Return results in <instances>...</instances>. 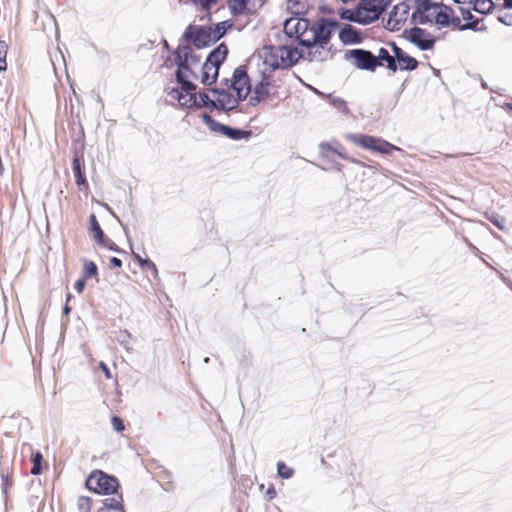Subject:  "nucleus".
Listing matches in <instances>:
<instances>
[{"label":"nucleus","instance_id":"10","mask_svg":"<svg viewBox=\"0 0 512 512\" xmlns=\"http://www.w3.org/2000/svg\"><path fill=\"white\" fill-rule=\"evenodd\" d=\"M86 487L95 493L110 495L117 492L119 482L114 476L95 470L87 478Z\"/></svg>","mask_w":512,"mask_h":512},{"label":"nucleus","instance_id":"25","mask_svg":"<svg viewBox=\"0 0 512 512\" xmlns=\"http://www.w3.org/2000/svg\"><path fill=\"white\" fill-rule=\"evenodd\" d=\"M215 132H219L222 135L232 139V140H241L247 139L252 135L251 130H214Z\"/></svg>","mask_w":512,"mask_h":512},{"label":"nucleus","instance_id":"8","mask_svg":"<svg viewBox=\"0 0 512 512\" xmlns=\"http://www.w3.org/2000/svg\"><path fill=\"white\" fill-rule=\"evenodd\" d=\"M384 11V0H360L352 13L351 20L369 24L377 20Z\"/></svg>","mask_w":512,"mask_h":512},{"label":"nucleus","instance_id":"56","mask_svg":"<svg viewBox=\"0 0 512 512\" xmlns=\"http://www.w3.org/2000/svg\"><path fill=\"white\" fill-rule=\"evenodd\" d=\"M498 20H499L500 22L504 23L505 25H510V24H511L510 22H508L507 20H505V18H504V17H501V16L498 18Z\"/></svg>","mask_w":512,"mask_h":512},{"label":"nucleus","instance_id":"26","mask_svg":"<svg viewBox=\"0 0 512 512\" xmlns=\"http://www.w3.org/2000/svg\"><path fill=\"white\" fill-rule=\"evenodd\" d=\"M91 231L93 232V237L97 243H103L104 242V232L100 227V224L94 214H91L89 217Z\"/></svg>","mask_w":512,"mask_h":512},{"label":"nucleus","instance_id":"38","mask_svg":"<svg viewBox=\"0 0 512 512\" xmlns=\"http://www.w3.org/2000/svg\"><path fill=\"white\" fill-rule=\"evenodd\" d=\"M8 46L5 41H0V71L6 70V55Z\"/></svg>","mask_w":512,"mask_h":512},{"label":"nucleus","instance_id":"12","mask_svg":"<svg viewBox=\"0 0 512 512\" xmlns=\"http://www.w3.org/2000/svg\"><path fill=\"white\" fill-rule=\"evenodd\" d=\"M228 86L235 93L236 98L243 100L252 91L249 77L244 67L235 69L231 79H228Z\"/></svg>","mask_w":512,"mask_h":512},{"label":"nucleus","instance_id":"30","mask_svg":"<svg viewBox=\"0 0 512 512\" xmlns=\"http://www.w3.org/2000/svg\"><path fill=\"white\" fill-rule=\"evenodd\" d=\"M487 219L500 230L506 229V219L496 213L486 214Z\"/></svg>","mask_w":512,"mask_h":512},{"label":"nucleus","instance_id":"53","mask_svg":"<svg viewBox=\"0 0 512 512\" xmlns=\"http://www.w3.org/2000/svg\"><path fill=\"white\" fill-rule=\"evenodd\" d=\"M474 0H454L455 3H458V4H469V5H472Z\"/></svg>","mask_w":512,"mask_h":512},{"label":"nucleus","instance_id":"54","mask_svg":"<svg viewBox=\"0 0 512 512\" xmlns=\"http://www.w3.org/2000/svg\"><path fill=\"white\" fill-rule=\"evenodd\" d=\"M504 7L512 9V0H504Z\"/></svg>","mask_w":512,"mask_h":512},{"label":"nucleus","instance_id":"50","mask_svg":"<svg viewBox=\"0 0 512 512\" xmlns=\"http://www.w3.org/2000/svg\"><path fill=\"white\" fill-rule=\"evenodd\" d=\"M117 220L120 223V225L122 226L123 231H124L127 239L129 240V229H128V226L126 224H124L122 221H120L119 218H117Z\"/></svg>","mask_w":512,"mask_h":512},{"label":"nucleus","instance_id":"47","mask_svg":"<svg viewBox=\"0 0 512 512\" xmlns=\"http://www.w3.org/2000/svg\"><path fill=\"white\" fill-rule=\"evenodd\" d=\"M74 288L79 294L82 293L85 288V278L78 279L74 284Z\"/></svg>","mask_w":512,"mask_h":512},{"label":"nucleus","instance_id":"59","mask_svg":"<svg viewBox=\"0 0 512 512\" xmlns=\"http://www.w3.org/2000/svg\"><path fill=\"white\" fill-rule=\"evenodd\" d=\"M465 242L472 247V244L468 242V239L465 238Z\"/></svg>","mask_w":512,"mask_h":512},{"label":"nucleus","instance_id":"34","mask_svg":"<svg viewBox=\"0 0 512 512\" xmlns=\"http://www.w3.org/2000/svg\"><path fill=\"white\" fill-rule=\"evenodd\" d=\"M228 27H230V25H228L227 22L218 23L214 29L211 28L212 38L215 41L219 40L224 36Z\"/></svg>","mask_w":512,"mask_h":512},{"label":"nucleus","instance_id":"23","mask_svg":"<svg viewBox=\"0 0 512 512\" xmlns=\"http://www.w3.org/2000/svg\"><path fill=\"white\" fill-rule=\"evenodd\" d=\"M268 78L269 77L263 76V79L255 86V88L253 90L254 97H251V100L260 101L268 95V93H269Z\"/></svg>","mask_w":512,"mask_h":512},{"label":"nucleus","instance_id":"17","mask_svg":"<svg viewBox=\"0 0 512 512\" xmlns=\"http://www.w3.org/2000/svg\"><path fill=\"white\" fill-rule=\"evenodd\" d=\"M410 39L421 50L432 49L435 43V39L421 28H413L411 30Z\"/></svg>","mask_w":512,"mask_h":512},{"label":"nucleus","instance_id":"58","mask_svg":"<svg viewBox=\"0 0 512 512\" xmlns=\"http://www.w3.org/2000/svg\"><path fill=\"white\" fill-rule=\"evenodd\" d=\"M216 128L224 129V128H229V127H228V126H226V125H221V124H219V125H217V127H216Z\"/></svg>","mask_w":512,"mask_h":512},{"label":"nucleus","instance_id":"45","mask_svg":"<svg viewBox=\"0 0 512 512\" xmlns=\"http://www.w3.org/2000/svg\"><path fill=\"white\" fill-rule=\"evenodd\" d=\"M460 13L462 15V18L469 22H475L477 19L474 18V15L471 13L470 9H464L460 8Z\"/></svg>","mask_w":512,"mask_h":512},{"label":"nucleus","instance_id":"32","mask_svg":"<svg viewBox=\"0 0 512 512\" xmlns=\"http://www.w3.org/2000/svg\"><path fill=\"white\" fill-rule=\"evenodd\" d=\"M277 474L283 479H290L294 475V470L288 467L284 462L277 463Z\"/></svg>","mask_w":512,"mask_h":512},{"label":"nucleus","instance_id":"49","mask_svg":"<svg viewBox=\"0 0 512 512\" xmlns=\"http://www.w3.org/2000/svg\"><path fill=\"white\" fill-rule=\"evenodd\" d=\"M133 258L139 263L140 266L144 265V261H147V259L142 258L139 254L132 251Z\"/></svg>","mask_w":512,"mask_h":512},{"label":"nucleus","instance_id":"37","mask_svg":"<svg viewBox=\"0 0 512 512\" xmlns=\"http://www.w3.org/2000/svg\"><path fill=\"white\" fill-rule=\"evenodd\" d=\"M77 506L80 512H90L91 499L86 496H80L77 501Z\"/></svg>","mask_w":512,"mask_h":512},{"label":"nucleus","instance_id":"24","mask_svg":"<svg viewBox=\"0 0 512 512\" xmlns=\"http://www.w3.org/2000/svg\"><path fill=\"white\" fill-rule=\"evenodd\" d=\"M72 170L76 178V184L78 186L86 184L85 174L81 168V159L78 155H75L72 161Z\"/></svg>","mask_w":512,"mask_h":512},{"label":"nucleus","instance_id":"3","mask_svg":"<svg viewBox=\"0 0 512 512\" xmlns=\"http://www.w3.org/2000/svg\"><path fill=\"white\" fill-rule=\"evenodd\" d=\"M429 24H435L439 28L451 27L462 31H485L487 29L484 23H482V20H476L475 22H469L461 25V20L455 15L454 11L450 7L440 4H438V9H436Z\"/></svg>","mask_w":512,"mask_h":512},{"label":"nucleus","instance_id":"22","mask_svg":"<svg viewBox=\"0 0 512 512\" xmlns=\"http://www.w3.org/2000/svg\"><path fill=\"white\" fill-rule=\"evenodd\" d=\"M319 149L323 156L328 157L329 153H335L343 159H348V157L345 155V149L338 142L320 143Z\"/></svg>","mask_w":512,"mask_h":512},{"label":"nucleus","instance_id":"55","mask_svg":"<svg viewBox=\"0 0 512 512\" xmlns=\"http://www.w3.org/2000/svg\"><path fill=\"white\" fill-rule=\"evenodd\" d=\"M71 309L70 307L68 306V304L66 303V305L64 306L63 308V314L64 315H68L70 313Z\"/></svg>","mask_w":512,"mask_h":512},{"label":"nucleus","instance_id":"27","mask_svg":"<svg viewBox=\"0 0 512 512\" xmlns=\"http://www.w3.org/2000/svg\"><path fill=\"white\" fill-rule=\"evenodd\" d=\"M472 6L474 11L480 14H487L493 9L494 3L492 0H474Z\"/></svg>","mask_w":512,"mask_h":512},{"label":"nucleus","instance_id":"7","mask_svg":"<svg viewBox=\"0 0 512 512\" xmlns=\"http://www.w3.org/2000/svg\"><path fill=\"white\" fill-rule=\"evenodd\" d=\"M178 83L181 85V89H172L170 92L172 99H176L181 106L188 108L206 106V98L203 97L206 91L197 93L193 79L178 81Z\"/></svg>","mask_w":512,"mask_h":512},{"label":"nucleus","instance_id":"43","mask_svg":"<svg viewBox=\"0 0 512 512\" xmlns=\"http://www.w3.org/2000/svg\"><path fill=\"white\" fill-rule=\"evenodd\" d=\"M142 269L148 270L152 273L154 277H157L158 270L154 262H152L150 259H147V261H144V265L141 266Z\"/></svg>","mask_w":512,"mask_h":512},{"label":"nucleus","instance_id":"52","mask_svg":"<svg viewBox=\"0 0 512 512\" xmlns=\"http://www.w3.org/2000/svg\"><path fill=\"white\" fill-rule=\"evenodd\" d=\"M101 368H102V370L104 371L105 376H106L108 379H109V378H111L110 370H109V368H108L104 363H101Z\"/></svg>","mask_w":512,"mask_h":512},{"label":"nucleus","instance_id":"5","mask_svg":"<svg viewBox=\"0 0 512 512\" xmlns=\"http://www.w3.org/2000/svg\"><path fill=\"white\" fill-rule=\"evenodd\" d=\"M337 27L338 23L336 21L321 18L308 26V29L300 38L299 43L308 48L319 40L326 41L327 39H331Z\"/></svg>","mask_w":512,"mask_h":512},{"label":"nucleus","instance_id":"35","mask_svg":"<svg viewBox=\"0 0 512 512\" xmlns=\"http://www.w3.org/2000/svg\"><path fill=\"white\" fill-rule=\"evenodd\" d=\"M328 99L329 103L338 111L345 112L347 110L346 102L342 98L329 95Z\"/></svg>","mask_w":512,"mask_h":512},{"label":"nucleus","instance_id":"44","mask_svg":"<svg viewBox=\"0 0 512 512\" xmlns=\"http://www.w3.org/2000/svg\"><path fill=\"white\" fill-rule=\"evenodd\" d=\"M111 423H112V426L113 428L117 431V432H121L124 430L125 426H124V423H123V420L117 416H113L112 419H111Z\"/></svg>","mask_w":512,"mask_h":512},{"label":"nucleus","instance_id":"42","mask_svg":"<svg viewBox=\"0 0 512 512\" xmlns=\"http://www.w3.org/2000/svg\"><path fill=\"white\" fill-rule=\"evenodd\" d=\"M142 269L148 270L152 273L154 277H157L158 270L154 262H152L150 259H147V261H144V265L141 266Z\"/></svg>","mask_w":512,"mask_h":512},{"label":"nucleus","instance_id":"16","mask_svg":"<svg viewBox=\"0 0 512 512\" xmlns=\"http://www.w3.org/2000/svg\"><path fill=\"white\" fill-rule=\"evenodd\" d=\"M330 39L326 41L319 40L311 47H308V57L310 61H326L331 58V49L329 47Z\"/></svg>","mask_w":512,"mask_h":512},{"label":"nucleus","instance_id":"20","mask_svg":"<svg viewBox=\"0 0 512 512\" xmlns=\"http://www.w3.org/2000/svg\"><path fill=\"white\" fill-rule=\"evenodd\" d=\"M377 66H383L386 64V67L395 72L397 70V65L395 63L394 54L391 55L389 51L385 48H380L377 55H374Z\"/></svg>","mask_w":512,"mask_h":512},{"label":"nucleus","instance_id":"36","mask_svg":"<svg viewBox=\"0 0 512 512\" xmlns=\"http://www.w3.org/2000/svg\"><path fill=\"white\" fill-rule=\"evenodd\" d=\"M297 34H295L294 38H296L298 41L304 34V32L308 29V26L310 25L309 20L305 18H300V20H297Z\"/></svg>","mask_w":512,"mask_h":512},{"label":"nucleus","instance_id":"48","mask_svg":"<svg viewBox=\"0 0 512 512\" xmlns=\"http://www.w3.org/2000/svg\"><path fill=\"white\" fill-rule=\"evenodd\" d=\"M110 265H111V267L119 268L122 266V261H121V259H119L117 257H112L110 259Z\"/></svg>","mask_w":512,"mask_h":512},{"label":"nucleus","instance_id":"40","mask_svg":"<svg viewBox=\"0 0 512 512\" xmlns=\"http://www.w3.org/2000/svg\"><path fill=\"white\" fill-rule=\"evenodd\" d=\"M0 474L2 479V491L6 494L8 487L12 484V480L9 478L8 469L2 468Z\"/></svg>","mask_w":512,"mask_h":512},{"label":"nucleus","instance_id":"2","mask_svg":"<svg viewBox=\"0 0 512 512\" xmlns=\"http://www.w3.org/2000/svg\"><path fill=\"white\" fill-rule=\"evenodd\" d=\"M175 62L178 66L176 72L177 81H187V79H198V70L202 66L201 56L194 53L193 48L188 45H182L174 52Z\"/></svg>","mask_w":512,"mask_h":512},{"label":"nucleus","instance_id":"21","mask_svg":"<svg viewBox=\"0 0 512 512\" xmlns=\"http://www.w3.org/2000/svg\"><path fill=\"white\" fill-rule=\"evenodd\" d=\"M339 38L344 44H357L361 41L358 31L351 25H345L340 30Z\"/></svg>","mask_w":512,"mask_h":512},{"label":"nucleus","instance_id":"18","mask_svg":"<svg viewBox=\"0 0 512 512\" xmlns=\"http://www.w3.org/2000/svg\"><path fill=\"white\" fill-rule=\"evenodd\" d=\"M392 51L394 53L395 63L397 65V69L400 70H414L416 69L418 62L415 58L409 56L405 53L401 48L397 47L395 44H392Z\"/></svg>","mask_w":512,"mask_h":512},{"label":"nucleus","instance_id":"9","mask_svg":"<svg viewBox=\"0 0 512 512\" xmlns=\"http://www.w3.org/2000/svg\"><path fill=\"white\" fill-rule=\"evenodd\" d=\"M348 138L357 146L374 153L388 155L393 151H400L397 146L383 140L382 138L365 134H349Z\"/></svg>","mask_w":512,"mask_h":512},{"label":"nucleus","instance_id":"62","mask_svg":"<svg viewBox=\"0 0 512 512\" xmlns=\"http://www.w3.org/2000/svg\"><path fill=\"white\" fill-rule=\"evenodd\" d=\"M80 134H82V135L84 134V129L80 130Z\"/></svg>","mask_w":512,"mask_h":512},{"label":"nucleus","instance_id":"31","mask_svg":"<svg viewBox=\"0 0 512 512\" xmlns=\"http://www.w3.org/2000/svg\"><path fill=\"white\" fill-rule=\"evenodd\" d=\"M82 274L85 279L97 276V265L93 261H85Z\"/></svg>","mask_w":512,"mask_h":512},{"label":"nucleus","instance_id":"11","mask_svg":"<svg viewBox=\"0 0 512 512\" xmlns=\"http://www.w3.org/2000/svg\"><path fill=\"white\" fill-rule=\"evenodd\" d=\"M411 12V22L414 25H426L431 22L432 16L438 9L433 0H407Z\"/></svg>","mask_w":512,"mask_h":512},{"label":"nucleus","instance_id":"4","mask_svg":"<svg viewBox=\"0 0 512 512\" xmlns=\"http://www.w3.org/2000/svg\"><path fill=\"white\" fill-rule=\"evenodd\" d=\"M227 54V46L220 44L207 56L205 62L198 70V79L200 78L204 85H211L216 81L219 67L225 60Z\"/></svg>","mask_w":512,"mask_h":512},{"label":"nucleus","instance_id":"60","mask_svg":"<svg viewBox=\"0 0 512 512\" xmlns=\"http://www.w3.org/2000/svg\"><path fill=\"white\" fill-rule=\"evenodd\" d=\"M244 6H245V2H244V1H242V2H241V8H244Z\"/></svg>","mask_w":512,"mask_h":512},{"label":"nucleus","instance_id":"61","mask_svg":"<svg viewBox=\"0 0 512 512\" xmlns=\"http://www.w3.org/2000/svg\"><path fill=\"white\" fill-rule=\"evenodd\" d=\"M204 362H205V363H208V362H209V358H208V357H206V358L204 359Z\"/></svg>","mask_w":512,"mask_h":512},{"label":"nucleus","instance_id":"46","mask_svg":"<svg viewBox=\"0 0 512 512\" xmlns=\"http://www.w3.org/2000/svg\"><path fill=\"white\" fill-rule=\"evenodd\" d=\"M98 244L108 248L109 250L119 251L117 245L111 239L104 238V242Z\"/></svg>","mask_w":512,"mask_h":512},{"label":"nucleus","instance_id":"57","mask_svg":"<svg viewBox=\"0 0 512 512\" xmlns=\"http://www.w3.org/2000/svg\"><path fill=\"white\" fill-rule=\"evenodd\" d=\"M71 298H72V295L70 293H68L67 296H66V303L67 304L71 300Z\"/></svg>","mask_w":512,"mask_h":512},{"label":"nucleus","instance_id":"41","mask_svg":"<svg viewBox=\"0 0 512 512\" xmlns=\"http://www.w3.org/2000/svg\"><path fill=\"white\" fill-rule=\"evenodd\" d=\"M142 269L148 270L152 273L154 277H157L158 270L154 262H152L150 259H147V261H144V265L141 266Z\"/></svg>","mask_w":512,"mask_h":512},{"label":"nucleus","instance_id":"6","mask_svg":"<svg viewBox=\"0 0 512 512\" xmlns=\"http://www.w3.org/2000/svg\"><path fill=\"white\" fill-rule=\"evenodd\" d=\"M228 83V79H224L221 88L207 89L206 94L203 95L206 98V106L212 105L223 110H231L237 106L240 99L236 98Z\"/></svg>","mask_w":512,"mask_h":512},{"label":"nucleus","instance_id":"51","mask_svg":"<svg viewBox=\"0 0 512 512\" xmlns=\"http://www.w3.org/2000/svg\"><path fill=\"white\" fill-rule=\"evenodd\" d=\"M267 495L269 496L270 499H273L276 496V490L273 486L268 488Z\"/></svg>","mask_w":512,"mask_h":512},{"label":"nucleus","instance_id":"29","mask_svg":"<svg viewBox=\"0 0 512 512\" xmlns=\"http://www.w3.org/2000/svg\"><path fill=\"white\" fill-rule=\"evenodd\" d=\"M32 468H31V474L32 475H39L42 472V460L43 456L40 452H36L32 454Z\"/></svg>","mask_w":512,"mask_h":512},{"label":"nucleus","instance_id":"1","mask_svg":"<svg viewBox=\"0 0 512 512\" xmlns=\"http://www.w3.org/2000/svg\"><path fill=\"white\" fill-rule=\"evenodd\" d=\"M301 57L302 53L295 47L288 45L264 46L258 51L253 61H256L262 76L270 77L271 73L277 69L293 66Z\"/></svg>","mask_w":512,"mask_h":512},{"label":"nucleus","instance_id":"14","mask_svg":"<svg viewBox=\"0 0 512 512\" xmlns=\"http://www.w3.org/2000/svg\"><path fill=\"white\" fill-rule=\"evenodd\" d=\"M187 41L192 42L197 48L205 47L215 40L212 38L211 28L188 26L184 32Z\"/></svg>","mask_w":512,"mask_h":512},{"label":"nucleus","instance_id":"28","mask_svg":"<svg viewBox=\"0 0 512 512\" xmlns=\"http://www.w3.org/2000/svg\"><path fill=\"white\" fill-rule=\"evenodd\" d=\"M297 20H300V17H291L284 22V32L289 38H294L297 34Z\"/></svg>","mask_w":512,"mask_h":512},{"label":"nucleus","instance_id":"13","mask_svg":"<svg viewBox=\"0 0 512 512\" xmlns=\"http://www.w3.org/2000/svg\"><path fill=\"white\" fill-rule=\"evenodd\" d=\"M346 59L362 70L374 71L376 68V61L374 55L367 50L353 49L346 52Z\"/></svg>","mask_w":512,"mask_h":512},{"label":"nucleus","instance_id":"15","mask_svg":"<svg viewBox=\"0 0 512 512\" xmlns=\"http://www.w3.org/2000/svg\"><path fill=\"white\" fill-rule=\"evenodd\" d=\"M410 11L407 0L395 5L389 13L387 28L391 31L400 30L407 21Z\"/></svg>","mask_w":512,"mask_h":512},{"label":"nucleus","instance_id":"33","mask_svg":"<svg viewBox=\"0 0 512 512\" xmlns=\"http://www.w3.org/2000/svg\"><path fill=\"white\" fill-rule=\"evenodd\" d=\"M198 10L209 11L213 6L217 5L219 0H190Z\"/></svg>","mask_w":512,"mask_h":512},{"label":"nucleus","instance_id":"39","mask_svg":"<svg viewBox=\"0 0 512 512\" xmlns=\"http://www.w3.org/2000/svg\"><path fill=\"white\" fill-rule=\"evenodd\" d=\"M131 339V333L127 330L120 332L118 335V342L126 349L130 350L129 340Z\"/></svg>","mask_w":512,"mask_h":512},{"label":"nucleus","instance_id":"19","mask_svg":"<svg viewBox=\"0 0 512 512\" xmlns=\"http://www.w3.org/2000/svg\"><path fill=\"white\" fill-rule=\"evenodd\" d=\"M112 497H107L102 501L101 512H126L123 504V497L117 492Z\"/></svg>","mask_w":512,"mask_h":512}]
</instances>
